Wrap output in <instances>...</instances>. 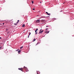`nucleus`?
Masks as SVG:
<instances>
[{
    "label": "nucleus",
    "mask_w": 74,
    "mask_h": 74,
    "mask_svg": "<svg viewBox=\"0 0 74 74\" xmlns=\"http://www.w3.org/2000/svg\"><path fill=\"white\" fill-rule=\"evenodd\" d=\"M18 69L19 70H21V71H23V68H19Z\"/></svg>",
    "instance_id": "obj_1"
},
{
    "label": "nucleus",
    "mask_w": 74,
    "mask_h": 74,
    "mask_svg": "<svg viewBox=\"0 0 74 74\" xmlns=\"http://www.w3.org/2000/svg\"><path fill=\"white\" fill-rule=\"evenodd\" d=\"M40 20H37L36 21V23H40Z\"/></svg>",
    "instance_id": "obj_2"
},
{
    "label": "nucleus",
    "mask_w": 74,
    "mask_h": 74,
    "mask_svg": "<svg viewBox=\"0 0 74 74\" xmlns=\"http://www.w3.org/2000/svg\"><path fill=\"white\" fill-rule=\"evenodd\" d=\"M45 20H41V22H45Z\"/></svg>",
    "instance_id": "obj_3"
},
{
    "label": "nucleus",
    "mask_w": 74,
    "mask_h": 74,
    "mask_svg": "<svg viewBox=\"0 0 74 74\" xmlns=\"http://www.w3.org/2000/svg\"><path fill=\"white\" fill-rule=\"evenodd\" d=\"M44 32V31H42L40 32L39 33V34H40V33H42V32Z\"/></svg>",
    "instance_id": "obj_4"
},
{
    "label": "nucleus",
    "mask_w": 74,
    "mask_h": 74,
    "mask_svg": "<svg viewBox=\"0 0 74 74\" xmlns=\"http://www.w3.org/2000/svg\"><path fill=\"white\" fill-rule=\"evenodd\" d=\"M46 14H47V15H49L50 14L49 13H48V12H46Z\"/></svg>",
    "instance_id": "obj_5"
},
{
    "label": "nucleus",
    "mask_w": 74,
    "mask_h": 74,
    "mask_svg": "<svg viewBox=\"0 0 74 74\" xmlns=\"http://www.w3.org/2000/svg\"><path fill=\"white\" fill-rule=\"evenodd\" d=\"M23 68H24V69L25 70H26L27 69V68L26 67H25V66H24V67H23Z\"/></svg>",
    "instance_id": "obj_6"
},
{
    "label": "nucleus",
    "mask_w": 74,
    "mask_h": 74,
    "mask_svg": "<svg viewBox=\"0 0 74 74\" xmlns=\"http://www.w3.org/2000/svg\"><path fill=\"white\" fill-rule=\"evenodd\" d=\"M21 52V50H19L18 51V53H19H19H20Z\"/></svg>",
    "instance_id": "obj_7"
},
{
    "label": "nucleus",
    "mask_w": 74,
    "mask_h": 74,
    "mask_svg": "<svg viewBox=\"0 0 74 74\" xmlns=\"http://www.w3.org/2000/svg\"><path fill=\"white\" fill-rule=\"evenodd\" d=\"M25 71L27 72V71H29V70H28V69H27L25 70Z\"/></svg>",
    "instance_id": "obj_8"
},
{
    "label": "nucleus",
    "mask_w": 74,
    "mask_h": 74,
    "mask_svg": "<svg viewBox=\"0 0 74 74\" xmlns=\"http://www.w3.org/2000/svg\"><path fill=\"white\" fill-rule=\"evenodd\" d=\"M25 26V24H23L22 26V27H24Z\"/></svg>",
    "instance_id": "obj_9"
},
{
    "label": "nucleus",
    "mask_w": 74,
    "mask_h": 74,
    "mask_svg": "<svg viewBox=\"0 0 74 74\" xmlns=\"http://www.w3.org/2000/svg\"><path fill=\"white\" fill-rule=\"evenodd\" d=\"M49 31H46L45 32L46 33H49Z\"/></svg>",
    "instance_id": "obj_10"
},
{
    "label": "nucleus",
    "mask_w": 74,
    "mask_h": 74,
    "mask_svg": "<svg viewBox=\"0 0 74 74\" xmlns=\"http://www.w3.org/2000/svg\"><path fill=\"white\" fill-rule=\"evenodd\" d=\"M36 41V39H34L33 40V41L34 42V41Z\"/></svg>",
    "instance_id": "obj_11"
},
{
    "label": "nucleus",
    "mask_w": 74,
    "mask_h": 74,
    "mask_svg": "<svg viewBox=\"0 0 74 74\" xmlns=\"http://www.w3.org/2000/svg\"><path fill=\"white\" fill-rule=\"evenodd\" d=\"M19 22V20L17 21V23H18Z\"/></svg>",
    "instance_id": "obj_12"
},
{
    "label": "nucleus",
    "mask_w": 74,
    "mask_h": 74,
    "mask_svg": "<svg viewBox=\"0 0 74 74\" xmlns=\"http://www.w3.org/2000/svg\"><path fill=\"white\" fill-rule=\"evenodd\" d=\"M22 48H23V47H20V49H22Z\"/></svg>",
    "instance_id": "obj_13"
},
{
    "label": "nucleus",
    "mask_w": 74,
    "mask_h": 74,
    "mask_svg": "<svg viewBox=\"0 0 74 74\" xmlns=\"http://www.w3.org/2000/svg\"><path fill=\"white\" fill-rule=\"evenodd\" d=\"M17 24H18V23H17L16 24L15 23H14V25H17Z\"/></svg>",
    "instance_id": "obj_14"
},
{
    "label": "nucleus",
    "mask_w": 74,
    "mask_h": 74,
    "mask_svg": "<svg viewBox=\"0 0 74 74\" xmlns=\"http://www.w3.org/2000/svg\"><path fill=\"white\" fill-rule=\"evenodd\" d=\"M29 35L30 36V34H31V33H30V32L29 33Z\"/></svg>",
    "instance_id": "obj_15"
},
{
    "label": "nucleus",
    "mask_w": 74,
    "mask_h": 74,
    "mask_svg": "<svg viewBox=\"0 0 74 74\" xmlns=\"http://www.w3.org/2000/svg\"><path fill=\"white\" fill-rule=\"evenodd\" d=\"M36 31H37V30H38V29H36Z\"/></svg>",
    "instance_id": "obj_16"
},
{
    "label": "nucleus",
    "mask_w": 74,
    "mask_h": 74,
    "mask_svg": "<svg viewBox=\"0 0 74 74\" xmlns=\"http://www.w3.org/2000/svg\"><path fill=\"white\" fill-rule=\"evenodd\" d=\"M45 30H46V31L47 30H48V29H47V28H46V29H45Z\"/></svg>",
    "instance_id": "obj_17"
},
{
    "label": "nucleus",
    "mask_w": 74,
    "mask_h": 74,
    "mask_svg": "<svg viewBox=\"0 0 74 74\" xmlns=\"http://www.w3.org/2000/svg\"><path fill=\"white\" fill-rule=\"evenodd\" d=\"M32 10H35V8H33Z\"/></svg>",
    "instance_id": "obj_18"
},
{
    "label": "nucleus",
    "mask_w": 74,
    "mask_h": 74,
    "mask_svg": "<svg viewBox=\"0 0 74 74\" xmlns=\"http://www.w3.org/2000/svg\"><path fill=\"white\" fill-rule=\"evenodd\" d=\"M35 33H36L37 32V31H36V30H35Z\"/></svg>",
    "instance_id": "obj_19"
},
{
    "label": "nucleus",
    "mask_w": 74,
    "mask_h": 74,
    "mask_svg": "<svg viewBox=\"0 0 74 74\" xmlns=\"http://www.w3.org/2000/svg\"><path fill=\"white\" fill-rule=\"evenodd\" d=\"M32 4H33V1L32 2Z\"/></svg>",
    "instance_id": "obj_20"
},
{
    "label": "nucleus",
    "mask_w": 74,
    "mask_h": 74,
    "mask_svg": "<svg viewBox=\"0 0 74 74\" xmlns=\"http://www.w3.org/2000/svg\"><path fill=\"white\" fill-rule=\"evenodd\" d=\"M37 34V32H36V33L35 34Z\"/></svg>",
    "instance_id": "obj_21"
},
{
    "label": "nucleus",
    "mask_w": 74,
    "mask_h": 74,
    "mask_svg": "<svg viewBox=\"0 0 74 74\" xmlns=\"http://www.w3.org/2000/svg\"><path fill=\"white\" fill-rule=\"evenodd\" d=\"M29 35H28V38H29Z\"/></svg>",
    "instance_id": "obj_22"
},
{
    "label": "nucleus",
    "mask_w": 74,
    "mask_h": 74,
    "mask_svg": "<svg viewBox=\"0 0 74 74\" xmlns=\"http://www.w3.org/2000/svg\"><path fill=\"white\" fill-rule=\"evenodd\" d=\"M2 47H1L0 48V49H1V48H2Z\"/></svg>",
    "instance_id": "obj_23"
},
{
    "label": "nucleus",
    "mask_w": 74,
    "mask_h": 74,
    "mask_svg": "<svg viewBox=\"0 0 74 74\" xmlns=\"http://www.w3.org/2000/svg\"><path fill=\"white\" fill-rule=\"evenodd\" d=\"M0 39H1V37H0Z\"/></svg>",
    "instance_id": "obj_24"
},
{
    "label": "nucleus",
    "mask_w": 74,
    "mask_h": 74,
    "mask_svg": "<svg viewBox=\"0 0 74 74\" xmlns=\"http://www.w3.org/2000/svg\"><path fill=\"white\" fill-rule=\"evenodd\" d=\"M46 27H48V26H46Z\"/></svg>",
    "instance_id": "obj_25"
},
{
    "label": "nucleus",
    "mask_w": 74,
    "mask_h": 74,
    "mask_svg": "<svg viewBox=\"0 0 74 74\" xmlns=\"http://www.w3.org/2000/svg\"><path fill=\"white\" fill-rule=\"evenodd\" d=\"M42 3L41 2H40V3Z\"/></svg>",
    "instance_id": "obj_26"
},
{
    "label": "nucleus",
    "mask_w": 74,
    "mask_h": 74,
    "mask_svg": "<svg viewBox=\"0 0 74 74\" xmlns=\"http://www.w3.org/2000/svg\"><path fill=\"white\" fill-rule=\"evenodd\" d=\"M42 18H45V17H43Z\"/></svg>",
    "instance_id": "obj_27"
},
{
    "label": "nucleus",
    "mask_w": 74,
    "mask_h": 74,
    "mask_svg": "<svg viewBox=\"0 0 74 74\" xmlns=\"http://www.w3.org/2000/svg\"><path fill=\"white\" fill-rule=\"evenodd\" d=\"M3 25H4V23H3Z\"/></svg>",
    "instance_id": "obj_28"
},
{
    "label": "nucleus",
    "mask_w": 74,
    "mask_h": 74,
    "mask_svg": "<svg viewBox=\"0 0 74 74\" xmlns=\"http://www.w3.org/2000/svg\"><path fill=\"white\" fill-rule=\"evenodd\" d=\"M18 51V50H17L16 51Z\"/></svg>",
    "instance_id": "obj_29"
},
{
    "label": "nucleus",
    "mask_w": 74,
    "mask_h": 74,
    "mask_svg": "<svg viewBox=\"0 0 74 74\" xmlns=\"http://www.w3.org/2000/svg\"><path fill=\"white\" fill-rule=\"evenodd\" d=\"M41 29H40V31H41Z\"/></svg>",
    "instance_id": "obj_30"
},
{
    "label": "nucleus",
    "mask_w": 74,
    "mask_h": 74,
    "mask_svg": "<svg viewBox=\"0 0 74 74\" xmlns=\"http://www.w3.org/2000/svg\"><path fill=\"white\" fill-rule=\"evenodd\" d=\"M38 44V43H37V44Z\"/></svg>",
    "instance_id": "obj_31"
},
{
    "label": "nucleus",
    "mask_w": 74,
    "mask_h": 74,
    "mask_svg": "<svg viewBox=\"0 0 74 74\" xmlns=\"http://www.w3.org/2000/svg\"><path fill=\"white\" fill-rule=\"evenodd\" d=\"M37 74H38V73H37Z\"/></svg>",
    "instance_id": "obj_32"
}]
</instances>
